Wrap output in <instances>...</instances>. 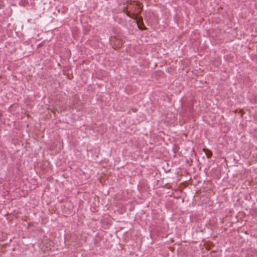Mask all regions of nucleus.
Returning a JSON list of instances; mask_svg holds the SVG:
<instances>
[{
	"label": "nucleus",
	"mask_w": 257,
	"mask_h": 257,
	"mask_svg": "<svg viewBox=\"0 0 257 257\" xmlns=\"http://www.w3.org/2000/svg\"><path fill=\"white\" fill-rule=\"evenodd\" d=\"M138 27L140 30H145L147 28L145 26L142 18H140L137 21Z\"/></svg>",
	"instance_id": "obj_1"
},
{
	"label": "nucleus",
	"mask_w": 257,
	"mask_h": 257,
	"mask_svg": "<svg viewBox=\"0 0 257 257\" xmlns=\"http://www.w3.org/2000/svg\"><path fill=\"white\" fill-rule=\"evenodd\" d=\"M203 152L205 153L206 157L208 159H209L212 156V152L208 149H203Z\"/></svg>",
	"instance_id": "obj_2"
},
{
	"label": "nucleus",
	"mask_w": 257,
	"mask_h": 257,
	"mask_svg": "<svg viewBox=\"0 0 257 257\" xmlns=\"http://www.w3.org/2000/svg\"><path fill=\"white\" fill-rule=\"evenodd\" d=\"M126 15L130 18L136 19L138 17V15L134 13H131L130 12H126Z\"/></svg>",
	"instance_id": "obj_3"
},
{
	"label": "nucleus",
	"mask_w": 257,
	"mask_h": 257,
	"mask_svg": "<svg viewBox=\"0 0 257 257\" xmlns=\"http://www.w3.org/2000/svg\"><path fill=\"white\" fill-rule=\"evenodd\" d=\"M44 45V43L42 42L40 44H39L38 45H37V48H40L42 46H43Z\"/></svg>",
	"instance_id": "obj_4"
},
{
	"label": "nucleus",
	"mask_w": 257,
	"mask_h": 257,
	"mask_svg": "<svg viewBox=\"0 0 257 257\" xmlns=\"http://www.w3.org/2000/svg\"><path fill=\"white\" fill-rule=\"evenodd\" d=\"M193 107H191L190 108V111L191 112H192L193 111Z\"/></svg>",
	"instance_id": "obj_5"
}]
</instances>
